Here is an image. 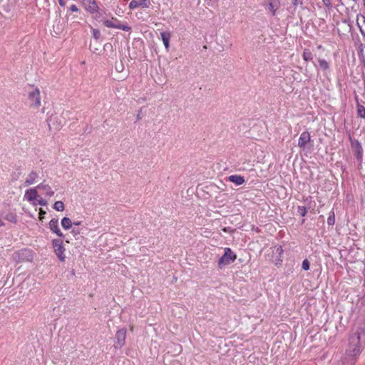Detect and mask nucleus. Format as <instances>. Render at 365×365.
<instances>
[{
  "instance_id": "b1692460",
  "label": "nucleus",
  "mask_w": 365,
  "mask_h": 365,
  "mask_svg": "<svg viewBox=\"0 0 365 365\" xmlns=\"http://www.w3.org/2000/svg\"><path fill=\"white\" fill-rule=\"evenodd\" d=\"M53 208L56 211H63L65 208L64 204L61 201H56L53 205Z\"/></svg>"
},
{
  "instance_id": "ea45409f",
  "label": "nucleus",
  "mask_w": 365,
  "mask_h": 365,
  "mask_svg": "<svg viewBox=\"0 0 365 365\" xmlns=\"http://www.w3.org/2000/svg\"><path fill=\"white\" fill-rule=\"evenodd\" d=\"M297 0H292V4L294 6L297 5Z\"/></svg>"
},
{
  "instance_id": "a878e982",
  "label": "nucleus",
  "mask_w": 365,
  "mask_h": 365,
  "mask_svg": "<svg viewBox=\"0 0 365 365\" xmlns=\"http://www.w3.org/2000/svg\"><path fill=\"white\" fill-rule=\"evenodd\" d=\"M335 223V215H334V211H331L329 212V215L327 218V224L329 225H334Z\"/></svg>"
},
{
  "instance_id": "5701e85b",
  "label": "nucleus",
  "mask_w": 365,
  "mask_h": 365,
  "mask_svg": "<svg viewBox=\"0 0 365 365\" xmlns=\"http://www.w3.org/2000/svg\"><path fill=\"white\" fill-rule=\"evenodd\" d=\"M21 175V171L19 168L16 170V171L13 172L12 174L11 175V180L13 182L18 180V179L19 178Z\"/></svg>"
},
{
  "instance_id": "393cba45",
  "label": "nucleus",
  "mask_w": 365,
  "mask_h": 365,
  "mask_svg": "<svg viewBox=\"0 0 365 365\" xmlns=\"http://www.w3.org/2000/svg\"><path fill=\"white\" fill-rule=\"evenodd\" d=\"M319 66L320 68L323 70V71H327V69H329V63L328 62L324 60V59H319Z\"/></svg>"
},
{
  "instance_id": "7c9ffc66",
  "label": "nucleus",
  "mask_w": 365,
  "mask_h": 365,
  "mask_svg": "<svg viewBox=\"0 0 365 365\" xmlns=\"http://www.w3.org/2000/svg\"><path fill=\"white\" fill-rule=\"evenodd\" d=\"M70 11H71L72 12H77L79 11V9L77 7L76 5L75 4H73L70 6L69 8Z\"/></svg>"
},
{
  "instance_id": "0eeeda50",
  "label": "nucleus",
  "mask_w": 365,
  "mask_h": 365,
  "mask_svg": "<svg viewBox=\"0 0 365 365\" xmlns=\"http://www.w3.org/2000/svg\"><path fill=\"white\" fill-rule=\"evenodd\" d=\"M83 8L90 14H94L98 11L99 7L95 0H86L83 4Z\"/></svg>"
},
{
  "instance_id": "6e6552de",
  "label": "nucleus",
  "mask_w": 365,
  "mask_h": 365,
  "mask_svg": "<svg viewBox=\"0 0 365 365\" xmlns=\"http://www.w3.org/2000/svg\"><path fill=\"white\" fill-rule=\"evenodd\" d=\"M150 5V0H131L129 3V9L133 10L138 7L148 8Z\"/></svg>"
},
{
  "instance_id": "c9c22d12",
  "label": "nucleus",
  "mask_w": 365,
  "mask_h": 365,
  "mask_svg": "<svg viewBox=\"0 0 365 365\" xmlns=\"http://www.w3.org/2000/svg\"><path fill=\"white\" fill-rule=\"evenodd\" d=\"M38 204L41 205H46L47 204V202L45 200L41 198L38 200Z\"/></svg>"
},
{
  "instance_id": "aec40b11",
  "label": "nucleus",
  "mask_w": 365,
  "mask_h": 365,
  "mask_svg": "<svg viewBox=\"0 0 365 365\" xmlns=\"http://www.w3.org/2000/svg\"><path fill=\"white\" fill-rule=\"evenodd\" d=\"M302 57L305 61H312L313 59V54L309 49L305 48L303 51Z\"/></svg>"
},
{
  "instance_id": "f3484780",
  "label": "nucleus",
  "mask_w": 365,
  "mask_h": 365,
  "mask_svg": "<svg viewBox=\"0 0 365 365\" xmlns=\"http://www.w3.org/2000/svg\"><path fill=\"white\" fill-rule=\"evenodd\" d=\"M55 254L58 257L60 261L64 262L66 256L64 255L65 248L63 246H61L58 248L54 249Z\"/></svg>"
},
{
  "instance_id": "1a4fd4ad",
  "label": "nucleus",
  "mask_w": 365,
  "mask_h": 365,
  "mask_svg": "<svg viewBox=\"0 0 365 365\" xmlns=\"http://www.w3.org/2000/svg\"><path fill=\"white\" fill-rule=\"evenodd\" d=\"M311 140L310 134L308 131H304L298 140V146L301 148H304L308 143Z\"/></svg>"
},
{
  "instance_id": "4c0bfd02",
  "label": "nucleus",
  "mask_w": 365,
  "mask_h": 365,
  "mask_svg": "<svg viewBox=\"0 0 365 365\" xmlns=\"http://www.w3.org/2000/svg\"><path fill=\"white\" fill-rule=\"evenodd\" d=\"M74 225H76V226H78L81 224V221H77V222H74L73 223Z\"/></svg>"
},
{
  "instance_id": "7ed1b4c3",
  "label": "nucleus",
  "mask_w": 365,
  "mask_h": 365,
  "mask_svg": "<svg viewBox=\"0 0 365 365\" xmlns=\"http://www.w3.org/2000/svg\"><path fill=\"white\" fill-rule=\"evenodd\" d=\"M103 24L105 26L108 28H114V29H122L125 31H130L131 28L128 26V25H123L120 24L119 21L113 17L112 21L110 20H104Z\"/></svg>"
},
{
  "instance_id": "f8f14e48",
  "label": "nucleus",
  "mask_w": 365,
  "mask_h": 365,
  "mask_svg": "<svg viewBox=\"0 0 365 365\" xmlns=\"http://www.w3.org/2000/svg\"><path fill=\"white\" fill-rule=\"evenodd\" d=\"M228 180L235 183L236 185H241L245 182L244 177L238 175H232L229 176Z\"/></svg>"
},
{
  "instance_id": "4be33fe9",
  "label": "nucleus",
  "mask_w": 365,
  "mask_h": 365,
  "mask_svg": "<svg viewBox=\"0 0 365 365\" xmlns=\"http://www.w3.org/2000/svg\"><path fill=\"white\" fill-rule=\"evenodd\" d=\"M5 220H8L9 222L16 223L17 222V216L14 212H9L6 215Z\"/></svg>"
},
{
  "instance_id": "c756f323",
  "label": "nucleus",
  "mask_w": 365,
  "mask_h": 365,
  "mask_svg": "<svg viewBox=\"0 0 365 365\" xmlns=\"http://www.w3.org/2000/svg\"><path fill=\"white\" fill-rule=\"evenodd\" d=\"M93 36L96 40H98L101 37L100 31L96 29H92Z\"/></svg>"
},
{
  "instance_id": "72a5a7b5",
  "label": "nucleus",
  "mask_w": 365,
  "mask_h": 365,
  "mask_svg": "<svg viewBox=\"0 0 365 365\" xmlns=\"http://www.w3.org/2000/svg\"><path fill=\"white\" fill-rule=\"evenodd\" d=\"M74 236L79 235L80 230L78 228H73L71 232Z\"/></svg>"
},
{
  "instance_id": "f257e3e1",
  "label": "nucleus",
  "mask_w": 365,
  "mask_h": 365,
  "mask_svg": "<svg viewBox=\"0 0 365 365\" xmlns=\"http://www.w3.org/2000/svg\"><path fill=\"white\" fill-rule=\"evenodd\" d=\"M365 335V329L362 326L353 329L352 334L349 339V346L346 354L349 356L356 358L359 356L361 349V338Z\"/></svg>"
},
{
  "instance_id": "e433bc0d",
  "label": "nucleus",
  "mask_w": 365,
  "mask_h": 365,
  "mask_svg": "<svg viewBox=\"0 0 365 365\" xmlns=\"http://www.w3.org/2000/svg\"><path fill=\"white\" fill-rule=\"evenodd\" d=\"M58 1L61 6L64 7L66 6V1L64 0H58Z\"/></svg>"
},
{
  "instance_id": "f704fd0d",
  "label": "nucleus",
  "mask_w": 365,
  "mask_h": 365,
  "mask_svg": "<svg viewBox=\"0 0 365 365\" xmlns=\"http://www.w3.org/2000/svg\"><path fill=\"white\" fill-rule=\"evenodd\" d=\"M46 211L43 210L42 209L40 210L39 212V218L41 220L44 217V215H46Z\"/></svg>"
},
{
  "instance_id": "412c9836",
  "label": "nucleus",
  "mask_w": 365,
  "mask_h": 365,
  "mask_svg": "<svg viewBox=\"0 0 365 365\" xmlns=\"http://www.w3.org/2000/svg\"><path fill=\"white\" fill-rule=\"evenodd\" d=\"M357 115L359 117L365 118V108L357 101Z\"/></svg>"
},
{
  "instance_id": "c85d7f7f",
  "label": "nucleus",
  "mask_w": 365,
  "mask_h": 365,
  "mask_svg": "<svg viewBox=\"0 0 365 365\" xmlns=\"http://www.w3.org/2000/svg\"><path fill=\"white\" fill-rule=\"evenodd\" d=\"M309 267H310V263H309V260L307 259H304L302 262V268L304 270L307 271V270L309 269Z\"/></svg>"
},
{
  "instance_id": "2f4dec72",
  "label": "nucleus",
  "mask_w": 365,
  "mask_h": 365,
  "mask_svg": "<svg viewBox=\"0 0 365 365\" xmlns=\"http://www.w3.org/2000/svg\"><path fill=\"white\" fill-rule=\"evenodd\" d=\"M115 69L118 72H122L124 69V66L121 63L119 66H115Z\"/></svg>"
},
{
  "instance_id": "423d86ee",
  "label": "nucleus",
  "mask_w": 365,
  "mask_h": 365,
  "mask_svg": "<svg viewBox=\"0 0 365 365\" xmlns=\"http://www.w3.org/2000/svg\"><path fill=\"white\" fill-rule=\"evenodd\" d=\"M115 338L116 340L115 347L121 348L125 344L126 338V329L124 328L119 329L116 332Z\"/></svg>"
},
{
  "instance_id": "20e7f679",
  "label": "nucleus",
  "mask_w": 365,
  "mask_h": 365,
  "mask_svg": "<svg viewBox=\"0 0 365 365\" xmlns=\"http://www.w3.org/2000/svg\"><path fill=\"white\" fill-rule=\"evenodd\" d=\"M350 141H351V145L353 149L355 150V155L357 161L360 163V164L362 162V157H363V148L360 143V142L358 140H352L351 137H349Z\"/></svg>"
},
{
  "instance_id": "39448f33",
  "label": "nucleus",
  "mask_w": 365,
  "mask_h": 365,
  "mask_svg": "<svg viewBox=\"0 0 365 365\" xmlns=\"http://www.w3.org/2000/svg\"><path fill=\"white\" fill-rule=\"evenodd\" d=\"M29 99L31 101V106L38 108L41 105L40 91L38 88L34 89L29 93Z\"/></svg>"
},
{
  "instance_id": "2eb2a0df",
  "label": "nucleus",
  "mask_w": 365,
  "mask_h": 365,
  "mask_svg": "<svg viewBox=\"0 0 365 365\" xmlns=\"http://www.w3.org/2000/svg\"><path fill=\"white\" fill-rule=\"evenodd\" d=\"M38 178V173L36 171H31L27 178L25 180L24 185L26 186H29L30 185L34 184L36 182V178Z\"/></svg>"
},
{
  "instance_id": "9d476101",
  "label": "nucleus",
  "mask_w": 365,
  "mask_h": 365,
  "mask_svg": "<svg viewBox=\"0 0 365 365\" xmlns=\"http://www.w3.org/2000/svg\"><path fill=\"white\" fill-rule=\"evenodd\" d=\"M17 254L21 261H31L33 259L32 251L29 249L21 250Z\"/></svg>"
},
{
  "instance_id": "4468645a",
  "label": "nucleus",
  "mask_w": 365,
  "mask_h": 365,
  "mask_svg": "<svg viewBox=\"0 0 365 365\" xmlns=\"http://www.w3.org/2000/svg\"><path fill=\"white\" fill-rule=\"evenodd\" d=\"M279 0H269L268 9L272 12V16H274L276 11L279 8Z\"/></svg>"
},
{
  "instance_id": "f03ea898",
  "label": "nucleus",
  "mask_w": 365,
  "mask_h": 365,
  "mask_svg": "<svg viewBox=\"0 0 365 365\" xmlns=\"http://www.w3.org/2000/svg\"><path fill=\"white\" fill-rule=\"evenodd\" d=\"M237 258V255L229 247L225 248L223 255L218 260V267L222 269V267L232 263Z\"/></svg>"
},
{
  "instance_id": "a211bd4d",
  "label": "nucleus",
  "mask_w": 365,
  "mask_h": 365,
  "mask_svg": "<svg viewBox=\"0 0 365 365\" xmlns=\"http://www.w3.org/2000/svg\"><path fill=\"white\" fill-rule=\"evenodd\" d=\"M29 201H34L37 198V192L36 189H30L25 195Z\"/></svg>"
},
{
  "instance_id": "a19ab883",
  "label": "nucleus",
  "mask_w": 365,
  "mask_h": 365,
  "mask_svg": "<svg viewBox=\"0 0 365 365\" xmlns=\"http://www.w3.org/2000/svg\"><path fill=\"white\" fill-rule=\"evenodd\" d=\"M4 222L0 219V227L4 226Z\"/></svg>"
},
{
  "instance_id": "58836bf2",
  "label": "nucleus",
  "mask_w": 365,
  "mask_h": 365,
  "mask_svg": "<svg viewBox=\"0 0 365 365\" xmlns=\"http://www.w3.org/2000/svg\"><path fill=\"white\" fill-rule=\"evenodd\" d=\"M140 111L138 113V114L137 115V120H140L141 118V116H140Z\"/></svg>"
},
{
  "instance_id": "dca6fc26",
  "label": "nucleus",
  "mask_w": 365,
  "mask_h": 365,
  "mask_svg": "<svg viewBox=\"0 0 365 365\" xmlns=\"http://www.w3.org/2000/svg\"><path fill=\"white\" fill-rule=\"evenodd\" d=\"M37 187L45 191L46 194L49 197L53 196L54 194V192L51 190V187L48 185L44 184L43 182L39 184Z\"/></svg>"
},
{
  "instance_id": "bb28decb",
  "label": "nucleus",
  "mask_w": 365,
  "mask_h": 365,
  "mask_svg": "<svg viewBox=\"0 0 365 365\" xmlns=\"http://www.w3.org/2000/svg\"><path fill=\"white\" fill-rule=\"evenodd\" d=\"M52 245L53 249L58 248L63 245V241L60 239H54L52 240Z\"/></svg>"
},
{
  "instance_id": "79ce46f5",
  "label": "nucleus",
  "mask_w": 365,
  "mask_h": 365,
  "mask_svg": "<svg viewBox=\"0 0 365 365\" xmlns=\"http://www.w3.org/2000/svg\"><path fill=\"white\" fill-rule=\"evenodd\" d=\"M71 274L74 275V271L72 270Z\"/></svg>"
},
{
  "instance_id": "ddd939ff",
  "label": "nucleus",
  "mask_w": 365,
  "mask_h": 365,
  "mask_svg": "<svg viewBox=\"0 0 365 365\" xmlns=\"http://www.w3.org/2000/svg\"><path fill=\"white\" fill-rule=\"evenodd\" d=\"M160 36L165 48L167 49V51H168L170 48V40L171 38V34L170 32L163 31L160 33Z\"/></svg>"
},
{
  "instance_id": "6ab92c4d",
  "label": "nucleus",
  "mask_w": 365,
  "mask_h": 365,
  "mask_svg": "<svg viewBox=\"0 0 365 365\" xmlns=\"http://www.w3.org/2000/svg\"><path fill=\"white\" fill-rule=\"evenodd\" d=\"M73 222H71V219L68 217H63L61 220V225L65 230H68L72 227Z\"/></svg>"
},
{
  "instance_id": "9b49d317",
  "label": "nucleus",
  "mask_w": 365,
  "mask_h": 365,
  "mask_svg": "<svg viewBox=\"0 0 365 365\" xmlns=\"http://www.w3.org/2000/svg\"><path fill=\"white\" fill-rule=\"evenodd\" d=\"M49 228L51 231L56 233L58 237H63V234L58 227V219L53 218L49 222Z\"/></svg>"
},
{
  "instance_id": "473e14b6",
  "label": "nucleus",
  "mask_w": 365,
  "mask_h": 365,
  "mask_svg": "<svg viewBox=\"0 0 365 365\" xmlns=\"http://www.w3.org/2000/svg\"><path fill=\"white\" fill-rule=\"evenodd\" d=\"M324 5L327 7L330 8L331 6L330 0H322Z\"/></svg>"
},
{
  "instance_id": "cd10ccee",
  "label": "nucleus",
  "mask_w": 365,
  "mask_h": 365,
  "mask_svg": "<svg viewBox=\"0 0 365 365\" xmlns=\"http://www.w3.org/2000/svg\"><path fill=\"white\" fill-rule=\"evenodd\" d=\"M297 212L301 216L304 217L307 212V209L304 206H299Z\"/></svg>"
}]
</instances>
